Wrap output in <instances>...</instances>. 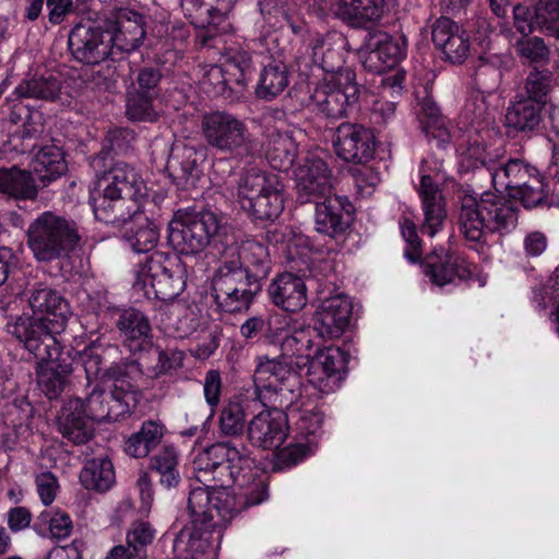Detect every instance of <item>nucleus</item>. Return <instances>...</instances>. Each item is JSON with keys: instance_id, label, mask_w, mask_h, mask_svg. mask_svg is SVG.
I'll list each match as a JSON object with an SVG mask.
<instances>
[{"instance_id": "f257e3e1", "label": "nucleus", "mask_w": 559, "mask_h": 559, "mask_svg": "<svg viewBox=\"0 0 559 559\" xmlns=\"http://www.w3.org/2000/svg\"><path fill=\"white\" fill-rule=\"evenodd\" d=\"M193 467L198 471L201 481L206 480L202 474L205 476L211 473L212 481L216 486L227 487L233 491L235 514L269 498L261 469L243 444L213 443L197 454Z\"/></svg>"}, {"instance_id": "f03ea898", "label": "nucleus", "mask_w": 559, "mask_h": 559, "mask_svg": "<svg viewBox=\"0 0 559 559\" xmlns=\"http://www.w3.org/2000/svg\"><path fill=\"white\" fill-rule=\"evenodd\" d=\"M313 328L294 329L280 345L276 358L260 356L253 373V384L259 397L265 403L288 407L302 396L299 370L310 362L313 353Z\"/></svg>"}, {"instance_id": "7ed1b4c3", "label": "nucleus", "mask_w": 559, "mask_h": 559, "mask_svg": "<svg viewBox=\"0 0 559 559\" xmlns=\"http://www.w3.org/2000/svg\"><path fill=\"white\" fill-rule=\"evenodd\" d=\"M28 302L33 316L16 318L7 324V331L35 357H56L59 355L57 335L66 328L69 305L59 293L48 287L35 289Z\"/></svg>"}, {"instance_id": "20e7f679", "label": "nucleus", "mask_w": 559, "mask_h": 559, "mask_svg": "<svg viewBox=\"0 0 559 559\" xmlns=\"http://www.w3.org/2000/svg\"><path fill=\"white\" fill-rule=\"evenodd\" d=\"M142 186L140 175L124 162H117L96 175L88 195L95 218L107 225L126 226L141 207L136 195Z\"/></svg>"}, {"instance_id": "39448f33", "label": "nucleus", "mask_w": 559, "mask_h": 559, "mask_svg": "<svg viewBox=\"0 0 559 559\" xmlns=\"http://www.w3.org/2000/svg\"><path fill=\"white\" fill-rule=\"evenodd\" d=\"M129 392L115 389L107 393L96 385L85 401L69 399L58 416L60 433L74 444L86 443L94 433L93 421L117 420L128 411L123 399Z\"/></svg>"}, {"instance_id": "423d86ee", "label": "nucleus", "mask_w": 559, "mask_h": 559, "mask_svg": "<svg viewBox=\"0 0 559 559\" xmlns=\"http://www.w3.org/2000/svg\"><path fill=\"white\" fill-rule=\"evenodd\" d=\"M26 237L27 246L38 262L69 258L81 240L76 223L52 211L43 212L33 219Z\"/></svg>"}, {"instance_id": "0eeeda50", "label": "nucleus", "mask_w": 559, "mask_h": 559, "mask_svg": "<svg viewBox=\"0 0 559 559\" xmlns=\"http://www.w3.org/2000/svg\"><path fill=\"white\" fill-rule=\"evenodd\" d=\"M186 286V269L177 254L156 250L135 271L134 287L148 298L171 301Z\"/></svg>"}, {"instance_id": "6e6552de", "label": "nucleus", "mask_w": 559, "mask_h": 559, "mask_svg": "<svg viewBox=\"0 0 559 559\" xmlns=\"http://www.w3.org/2000/svg\"><path fill=\"white\" fill-rule=\"evenodd\" d=\"M200 130L209 147L234 157L251 156L254 142L247 123L226 110H213L201 117Z\"/></svg>"}, {"instance_id": "1a4fd4ad", "label": "nucleus", "mask_w": 559, "mask_h": 559, "mask_svg": "<svg viewBox=\"0 0 559 559\" xmlns=\"http://www.w3.org/2000/svg\"><path fill=\"white\" fill-rule=\"evenodd\" d=\"M252 71L251 53L243 48H230L223 63L209 68L202 85L209 94L234 102L246 92Z\"/></svg>"}, {"instance_id": "9d476101", "label": "nucleus", "mask_w": 559, "mask_h": 559, "mask_svg": "<svg viewBox=\"0 0 559 559\" xmlns=\"http://www.w3.org/2000/svg\"><path fill=\"white\" fill-rule=\"evenodd\" d=\"M221 227L219 217L211 211H178L168 224V242L181 254H195L209 246Z\"/></svg>"}, {"instance_id": "9b49d317", "label": "nucleus", "mask_w": 559, "mask_h": 559, "mask_svg": "<svg viewBox=\"0 0 559 559\" xmlns=\"http://www.w3.org/2000/svg\"><path fill=\"white\" fill-rule=\"evenodd\" d=\"M358 97L356 73L346 70L341 76L323 78L310 93L309 107L326 118L341 119L347 116Z\"/></svg>"}, {"instance_id": "f8f14e48", "label": "nucleus", "mask_w": 559, "mask_h": 559, "mask_svg": "<svg viewBox=\"0 0 559 559\" xmlns=\"http://www.w3.org/2000/svg\"><path fill=\"white\" fill-rule=\"evenodd\" d=\"M195 472H198L194 468ZM199 476V473H197ZM209 473L204 477L209 481ZM235 495L227 487H218L213 481L212 486L195 487L190 490L188 496V510L192 516V522L207 524L214 522L216 525H226L235 515Z\"/></svg>"}, {"instance_id": "ddd939ff", "label": "nucleus", "mask_w": 559, "mask_h": 559, "mask_svg": "<svg viewBox=\"0 0 559 559\" xmlns=\"http://www.w3.org/2000/svg\"><path fill=\"white\" fill-rule=\"evenodd\" d=\"M261 285L245 277L241 271H234L222 264L212 280V296L224 312L235 313L249 309L253 298L261 292Z\"/></svg>"}, {"instance_id": "4468645a", "label": "nucleus", "mask_w": 559, "mask_h": 559, "mask_svg": "<svg viewBox=\"0 0 559 559\" xmlns=\"http://www.w3.org/2000/svg\"><path fill=\"white\" fill-rule=\"evenodd\" d=\"M255 399L264 406L271 408L255 415L248 426V438L252 445L262 449H277L286 439L289 416L299 411L296 401L288 407L265 404L254 391Z\"/></svg>"}, {"instance_id": "2eb2a0df", "label": "nucleus", "mask_w": 559, "mask_h": 559, "mask_svg": "<svg viewBox=\"0 0 559 559\" xmlns=\"http://www.w3.org/2000/svg\"><path fill=\"white\" fill-rule=\"evenodd\" d=\"M518 160V158H507L499 151L487 152L478 136L474 140L469 138L467 146L462 153V163L467 168L486 173L495 189L500 192L507 191L508 195L512 187L514 163Z\"/></svg>"}, {"instance_id": "dca6fc26", "label": "nucleus", "mask_w": 559, "mask_h": 559, "mask_svg": "<svg viewBox=\"0 0 559 559\" xmlns=\"http://www.w3.org/2000/svg\"><path fill=\"white\" fill-rule=\"evenodd\" d=\"M406 53V39L393 37L385 32L368 33L358 55L362 67L377 74L392 70Z\"/></svg>"}, {"instance_id": "f3484780", "label": "nucleus", "mask_w": 559, "mask_h": 559, "mask_svg": "<svg viewBox=\"0 0 559 559\" xmlns=\"http://www.w3.org/2000/svg\"><path fill=\"white\" fill-rule=\"evenodd\" d=\"M442 180L441 166L436 165L432 168L429 166V160H424L420 168V185L417 190L424 213L420 231L429 237H433L443 228L447 217L444 200L439 189V183Z\"/></svg>"}, {"instance_id": "a211bd4d", "label": "nucleus", "mask_w": 559, "mask_h": 559, "mask_svg": "<svg viewBox=\"0 0 559 559\" xmlns=\"http://www.w3.org/2000/svg\"><path fill=\"white\" fill-rule=\"evenodd\" d=\"M348 46L347 38L337 32L316 38L309 47L308 56L298 59L299 70L305 72L311 66H317L325 72L324 78L341 76L342 72L352 70L345 66Z\"/></svg>"}, {"instance_id": "6ab92c4d", "label": "nucleus", "mask_w": 559, "mask_h": 559, "mask_svg": "<svg viewBox=\"0 0 559 559\" xmlns=\"http://www.w3.org/2000/svg\"><path fill=\"white\" fill-rule=\"evenodd\" d=\"M68 45L73 58L84 64L95 66L112 59L110 33L92 22L76 24L69 34Z\"/></svg>"}, {"instance_id": "aec40b11", "label": "nucleus", "mask_w": 559, "mask_h": 559, "mask_svg": "<svg viewBox=\"0 0 559 559\" xmlns=\"http://www.w3.org/2000/svg\"><path fill=\"white\" fill-rule=\"evenodd\" d=\"M335 154L345 162L364 164L376 152V136L369 128L358 123H341L332 138Z\"/></svg>"}, {"instance_id": "412c9836", "label": "nucleus", "mask_w": 559, "mask_h": 559, "mask_svg": "<svg viewBox=\"0 0 559 559\" xmlns=\"http://www.w3.org/2000/svg\"><path fill=\"white\" fill-rule=\"evenodd\" d=\"M104 352L103 346L97 344H92L82 352L81 360L87 383L91 384L92 381L102 377L112 380L116 390L132 391L133 384L128 379H133L141 373L140 364L135 360H126L103 370Z\"/></svg>"}, {"instance_id": "4be33fe9", "label": "nucleus", "mask_w": 559, "mask_h": 559, "mask_svg": "<svg viewBox=\"0 0 559 559\" xmlns=\"http://www.w3.org/2000/svg\"><path fill=\"white\" fill-rule=\"evenodd\" d=\"M346 365L347 354L340 347L317 349L308 369V381L320 393H332L341 385Z\"/></svg>"}, {"instance_id": "5701e85b", "label": "nucleus", "mask_w": 559, "mask_h": 559, "mask_svg": "<svg viewBox=\"0 0 559 559\" xmlns=\"http://www.w3.org/2000/svg\"><path fill=\"white\" fill-rule=\"evenodd\" d=\"M353 317V302L345 294L324 298L314 313V331L322 338L334 340L348 329Z\"/></svg>"}, {"instance_id": "b1692460", "label": "nucleus", "mask_w": 559, "mask_h": 559, "mask_svg": "<svg viewBox=\"0 0 559 559\" xmlns=\"http://www.w3.org/2000/svg\"><path fill=\"white\" fill-rule=\"evenodd\" d=\"M295 177L300 203H316L334 193L331 170L321 158H307L296 170Z\"/></svg>"}, {"instance_id": "393cba45", "label": "nucleus", "mask_w": 559, "mask_h": 559, "mask_svg": "<svg viewBox=\"0 0 559 559\" xmlns=\"http://www.w3.org/2000/svg\"><path fill=\"white\" fill-rule=\"evenodd\" d=\"M235 253L238 257L237 262L225 261L223 264L234 271H241L245 277L262 286V282L267 277L271 271V258L267 247L254 239H246L236 248H228L226 254Z\"/></svg>"}, {"instance_id": "a878e982", "label": "nucleus", "mask_w": 559, "mask_h": 559, "mask_svg": "<svg viewBox=\"0 0 559 559\" xmlns=\"http://www.w3.org/2000/svg\"><path fill=\"white\" fill-rule=\"evenodd\" d=\"M314 204V226L318 233L335 238L349 227L354 207L346 197L332 193Z\"/></svg>"}, {"instance_id": "bb28decb", "label": "nucleus", "mask_w": 559, "mask_h": 559, "mask_svg": "<svg viewBox=\"0 0 559 559\" xmlns=\"http://www.w3.org/2000/svg\"><path fill=\"white\" fill-rule=\"evenodd\" d=\"M214 522L202 524L191 522L190 527L180 531L175 539L174 548L180 559H205L207 551L222 539L223 527Z\"/></svg>"}, {"instance_id": "cd10ccee", "label": "nucleus", "mask_w": 559, "mask_h": 559, "mask_svg": "<svg viewBox=\"0 0 559 559\" xmlns=\"http://www.w3.org/2000/svg\"><path fill=\"white\" fill-rule=\"evenodd\" d=\"M423 271L438 286L467 281L472 276L471 265L465 258L444 249L435 250L423 264Z\"/></svg>"}, {"instance_id": "c85d7f7f", "label": "nucleus", "mask_w": 559, "mask_h": 559, "mask_svg": "<svg viewBox=\"0 0 559 559\" xmlns=\"http://www.w3.org/2000/svg\"><path fill=\"white\" fill-rule=\"evenodd\" d=\"M144 24V17L140 13H119L114 27L108 29L112 43V60L140 48L146 35Z\"/></svg>"}, {"instance_id": "c756f323", "label": "nucleus", "mask_w": 559, "mask_h": 559, "mask_svg": "<svg viewBox=\"0 0 559 559\" xmlns=\"http://www.w3.org/2000/svg\"><path fill=\"white\" fill-rule=\"evenodd\" d=\"M59 355L43 359L35 357L39 361L37 370V383L40 391L50 400L58 397L68 384V378L72 373V362L70 354L63 352L59 344Z\"/></svg>"}, {"instance_id": "7c9ffc66", "label": "nucleus", "mask_w": 559, "mask_h": 559, "mask_svg": "<svg viewBox=\"0 0 559 559\" xmlns=\"http://www.w3.org/2000/svg\"><path fill=\"white\" fill-rule=\"evenodd\" d=\"M432 41L452 63H462L468 56V35L450 19L437 20L432 27Z\"/></svg>"}, {"instance_id": "2f4dec72", "label": "nucleus", "mask_w": 559, "mask_h": 559, "mask_svg": "<svg viewBox=\"0 0 559 559\" xmlns=\"http://www.w3.org/2000/svg\"><path fill=\"white\" fill-rule=\"evenodd\" d=\"M267 294L273 305L288 312L299 311L307 305V287L304 280L289 272L272 280Z\"/></svg>"}, {"instance_id": "473e14b6", "label": "nucleus", "mask_w": 559, "mask_h": 559, "mask_svg": "<svg viewBox=\"0 0 559 559\" xmlns=\"http://www.w3.org/2000/svg\"><path fill=\"white\" fill-rule=\"evenodd\" d=\"M480 212L486 218L489 233L509 234L518 225V209L514 200L491 192L479 199Z\"/></svg>"}, {"instance_id": "72a5a7b5", "label": "nucleus", "mask_w": 559, "mask_h": 559, "mask_svg": "<svg viewBox=\"0 0 559 559\" xmlns=\"http://www.w3.org/2000/svg\"><path fill=\"white\" fill-rule=\"evenodd\" d=\"M202 155L194 146L177 142L171 146L166 169L175 183L192 186L202 173Z\"/></svg>"}, {"instance_id": "f704fd0d", "label": "nucleus", "mask_w": 559, "mask_h": 559, "mask_svg": "<svg viewBox=\"0 0 559 559\" xmlns=\"http://www.w3.org/2000/svg\"><path fill=\"white\" fill-rule=\"evenodd\" d=\"M512 187L509 197L525 207H534L545 199L544 182L537 169L519 159L514 163Z\"/></svg>"}, {"instance_id": "c9c22d12", "label": "nucleus", "mask_w": 559, "mask_h": 559, "mask_svg": "<svg viewBox=\"0 0 559 559\" xmlns=\"http://www.w3.org/2000/svg\"><path fill=\"white\" fill-rule=\"evenodd\" d=\"M117 328L123 346L131 353H140L152 347L151 324L147 317L140 310L133 308L124 310L117 321Z\"/></svg>"}, {"instance_id": "e433bc0d", "label": "nucleus", "mask_w": 559, "mask_h": 559, "mask_svg": "<svg viewBox=\"0 0 559 559\" xmlns=\"http://www.w3.org/2000/svg\"><path fill=\"white\" fill-rule=\"evenodd\" d=\"M283 185L278 175L266 174L259 169H249L242 174L238 182V202L242 209L255 202L262 195L270 194Z\"/></svg>"}, {"instance_id": "4c0bfd02", "label": "nucleus", "mask_w": 559, "mask_h": 559, "mask_svg": "<svg viewBox=\"0 0 559 559\" xmlns=\"http://www.w3.org/2000/svg\"><path fill=\"white\" fill-rule=\"evenodd\" d=\"M289 84V72L286 63L281 59H272L263 66L255 96L263 100H272L282 94Z\"/></svg>"}, {"instance_id": "58836bf2", "label": "nucleus", "mask_w": 559, "mask_h": 559, "mask_svg": "<svg viewBox=\"0 0 559 559\" xmlns=\"http://www.w3.org/2000/svg\"><path fill=\"white\" fill-rule=\"evenodd\" d=\"M80 480L87 490L106 492L116 483V473L112 462L108 457H95L85 462Z\"/></svg>"}, {"instance_id": "ea45409f", "label": "nucleus", "mask_w": 559, "mask_h": 559, "mask_svg": "<svg viewBox=\"0 0 559 559\" xmlns=\"http://www.w3.org/2000/svg\"><path fill=\"white\" fill-rule=\"evenodd\" d=\"M31 169L44 185L60 177L67 170L63 153L57 145H45L34 155Z\"/></svg>"}, {"instance_id": "a19ab883", "label": "nucleus", "mask_w": 559, "mask_h": 559, "mask_svg": "<svg viewBox=\"0 0 559 559\" xmlns=\"http://www.w3.org/2000/svg\"><path fill=\"white\" fill-rule=\"evenodd\" d=\"M148 467L159 476V484L167 489L177 487L181 480L179 452L171 444H164L152 455Z\"/></svg>"}, {"instance_id": "79ce46f5", "label": "nucleus", "mask_w": 559, "mask_h": 559, "mask_svg": "<svg viewBox=\"0 0 559 559\" xmlns=\"http://www.w3.org/2000/svg\"><path fill=\"white\" fill-rule=\"evenodd\" d=\"M459 228L466 240L480 242L488 231L486 218L480 212L479 200L466 197L459 213Z\"/></svg>"}, {"instance_id": "37998d69", "label": "nucleus", "mask_w": 559, "mask_h": 559, "mask_svg": "<svg viewBox=\"0 0 559 559\" xmlns=\"http://www.w3.org/2000/svg\"><path fill=\"white\" fill-rule=\"evenodd\" d=\"M146 373L151 378L171 376L183 366L185 353L175 347H153L147 354Z\"/></svg>"}, {"instance_id": "c03bdc74", "label": "nucleus", "mask_w": 559, "mask_h": 559, "mask_svg": "<svg viewBox=\"0 0 559 559\" xmlns=\"http://www.w3.org/2000/svg\"><path fill=\"white\" fill-rule=\"evenodd\" d=\"M332 10L341 20L356 25L377 20L380 16L377 0H335Z\"/></svg>"}, {"instance_id": "a18cd8bd", "label": "nucleus", "mask_w": 559, "mask_h": 559, "mask_svg": "<svg viewBox=\"0 0 559 559\" xmlns=\"http://www.w3.org/2000/svg\"><path fill=\"white\" fill-rule=\"evenodd\" d=\"M0 192L21 200H34L38 194L31 173L16 168L0 169Z\"/></svg>"}, {"instance_id": "49530a36", "label": "nucleus", "mask_w": 559, "mask_h": 559, "mask_svg": "<svg viewBox=\"0 0 559 559\" xmlns=\"http://www.w3.org/2000/svg\"><path fill=\"white\" fill-rule=\"evenodd\" d=\"M297 157V144L288 133L272 134L266 146L270 165L280 171L288 170Z\"/></svg>"}, {"instance_id": "de8ad7c7", "label": "nucleus", "mask_w": 559, "mask_h": 559, "mask_svg": "<svg viewBox=\"0 0 559 559\" xmlns=\"http://www.w3.org/2000/svg\"><path fill=\"white\" fill-rule=\"evenodd\" d=\"M136 225L135 229H130L126 239L133 251L138 253H148L157 245L159 239V231L157 226L148 219L144 213L139 210L131 218Z\"/></svg>"}, {"instance_id": "09e8293b", "label": "nucleus", "mask_w": 559, "mask_h": 559, "mask_svg": "<svg viewBox=\"0 0 559 559\" xmlns=\"http://www.w3.org/2000/svg\"><path fill=\"white\" fill-rule=\"evenodd\" d=\"M543 108L538 104L519 97L507 110V123L516 131H533L542 121L540 111Z\"/></svg>"}, {"instance_id": "8fccbe9b", "label": "nucleus", "mask_w": 559, "mask_h": 559, "mask_svg": "<svg viewBox=\"0 0 559 559\" xmlns=\"http://www.w3.org/2000/svg\"><path fill=\"white\" fill-rule=\"evenodd\" d=\"M552 73L549 70L534 68L528 72L520 87L518 97L545 106L552 90Z\"/></svg>"}, {"instance_id": "3c124183", "label": "nucleus", "mask_w": 559, "mask_h": 559, "mask_svg": "<svg viewBox=\"0 0 559 559\" xmlns=\"http://www.w3.org/2000/svg\"><path fill=\"white\" fill-rule=\"evenodd\" d=\"M417 115L427 136L439 139L441 142L449 141L450 135L444 128V119L439 107L426 91L425 96L418 100Z\"/></svg>"}, {"instance_id": "603ef678", "label": "nucleus", "mask_w": 559, "mask_h": 559, "mask_svg": "<svg viewBox=\"0 0 559 559\" xmlns=\"http://www.w3.org/2000/svg\"><path fill=\"white\" fill-rule=\"evenodd\" d=\"M60 92L59 81L52 76H34L22 81L14 93L22 98L55 99Z\"/></svg>"}, {"instance_id": "864d4df0", "label": "nucleus", "mask_w": 559, "mask_h": 559, "mask_svg": "<svg viewBox=\"0 0 559 559\" xmlns=\"http://www.w3.org/2000/svg\"><path fill=\"white\" fill-rule=\"evenodd\" d=\"M514 48L523 63L546 66L549 62L550 49L540 37L526 35L516 40Z\"/></svg>"}, {"instance_id": "5fc2aeb1", "label": "nucleus", "mask_w": 559, "mask_h": 559, "mask_svg": "<svg viewBox=\"0 0 559 559\" xmlns=\"http://www.w3.org/2000/svg\"><path fill=\"white\" fill-rule=\"evenodd\" d=\"M254 219L274 221L284 210L283 188L262 195L259 200L243 209Z\"/></svg>"}, {"instance_id": "6e6d98bb", "label": "nucleus", "mask_w": 559, "mask_h": 559, "mask_svg": "<svg viewBox=\"0 0 559 559\" xmlns=\"http://www.w3.org/2000/svg\"><path fill=\"white\" fill-rule=\"evenodd\" d=\"M157 530L147 521H133L126 535V542L129 546L135 548V555L139 558H147V547L153 544L156 538Z\"/></svg>"}, {"instance_id": "4d7b16f0", "label": "nucleus", "mask_w": 559, "mask_h": 559, "mask_svg": "<svg viewBox=\"0 0 559 559\" xmlns=\"http://www.w3.org/2000/svg\"><path fill=\"white\" fill-rule=\"evenodd\" d=\"M535 19L539 31L559 39V0H539Z\"/></svg>"}, {"instance_id": "13d9d810", "label": "nucleus", "mask_w": 559, "mask_h": 559, "mask_svg": "<svg viewBox=\"0 0 559 559\" xmlns=\"http://www.w3.org/2000/svg\"><path fill=\"white\" fill-rule=\"evenodd\" d=\"M246 414L238 401H229L219 416V430L224 436H239L245 429Z\"/></svg>"}, {"instance_id": "bf43d9fd", "label": "nucleus", "mask_w": 559, "mask_h": 559, "mask_svg": "<svg viewBox=\"0 0 559 559\" xmlns=\"http://www.w3.org/2000/svg\"><path fill=\"white\" fill-rule=\"evenodd\" d=\"M298 406L300 407V401L298 402ZM298 416L295 420L296 430L299 436L309 440V443H312V439L316 440L322 435V424L324 416L319 409H310L294 413L293 418Z\"/></svg>"}, {"instance_id": "052dcab7", "label": "nucleus", "mask_w": 559, "mask_h": 559, "mask_svg": "<svg viewBox=\"0 0 559 559\" xmlns=\"http://www.w3.org/2000/svg\"><path fill=\"white\" fill-rule=\"evenodd\" d=\"M154 96L140 92L129 94L127 100V116L134 121H155L157 112L153 108Z\"/></svg>"}, {"instance_id": "680f3d73", "label": "nucleus", "mask_w": 559, "mask_h": 559, "mask_svg": "<svg viewBox=\"0 0 559 559\" xmlns=\"http://www.w3.org/2000/svg\"><path fill=\"white\" fill-rule=\"evenodd\" d=\"M41 525L47 526L52 538L63 539L72 532V521L68 513L62 511H44L38 516Z\"/></svg>"}, {"instance_id": "e2e57ef3", "label": "nucleus", "mask_w": 559, "mask_h": 559, "mask_svg": "<svg viewBox=\"0 0 559 559\" xmlns=\"http://www.w3.org/2000/svg\"><path fill=\"white\" fill-rule=\"evenodd\" d=\"M310 452V447L301 443L289 444L275 452L274 468L283 471L301 462Z\"/></svg>"}, {"instance_id": "0e129e2a", "label": "nucleus", "mask_w": 559, "mask_h": 559, "mask_svg": "<svg viewBox=\"0 0 559 559\" xmlns=\"http://www.w3.org/2000/svg\"><path fill=\"white\" fill-rule=\"evenodd\" d=\"M293 331L288 317L280 313H271L266 317L265 338L269 343L280 346L285 336Z\"/></svg>"}, {"instance_id": "69168bd1", "label": "nucleus", "mask_w": 559, "mask_h": 559, "mask_svg": "<svg viewBox=\"0 0 559 559\" xmlns=\"http://www.w3.org/2000/svg\"><path fill=\"white\" fill-rule=\"evenodd\" d=\"M259 10L263 20L272 27H283L288 22V14L282 0H261Z\"/></svg>"}, {"instance_id": "338daca9", "label": "nucleus", "mask_w": 559, "mask_h": 559, "mask_svg": "<svg viewBox=\"0 0 559 559\" xmlns=\"http://www.w3.org/2000/svg\"><path fill=\"white\" fill-rule=\"evenodd\" d=\"M536 5L531 9L523 4H518L513 9V19L515 28L524 36L533 33L537 26Z\"/></svg>"}, {"instance_id": "774afa93", "label": "nucleus", "mask_w": 559, "mask_h": 559, "mask_svg": "<svg viewBox=\"0 0 559 559\" xmlns=\"http://www.w3.org/2000/svg\"><path fill=\"white\" fill-rule=\"evenodd\" d=\"M38 496L45 506H49L59 490L57 477L51 472H44L35 479Z\"/></svg>"}]
</instances>
